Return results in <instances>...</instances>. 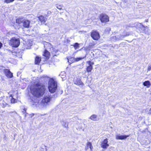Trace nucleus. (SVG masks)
Returning <instances> with one entry per match:
<instances>
[{"instance_id": "f257e3e1", "label": "nucleus", "mask_w": 151, "mask_h": 151, "mask_svg": "<svg viewBox=\"0 0 151 151\" xmlns=\"http://www.w3.org/2000/svg\"><path fill=\"white\" fill-rule=\"evenodd\" d=\"M45 85L37 82L31 86L30 88V92L35 97L39 98L43 96L45 92Z\"/></svg>"}, {"instance_id": "f03ea898", "label": "nucleus", "mask_w": 151, "mask_h": 151, "mask_svg": "<svg viewBox=\"0 0 151 151\" xmlns=\"http://www.w3.org/2000/svg\"><path fill=\"white\" fill-rule=\"evenodd\" d=\"M57 84L53 78H50L48 83V89L49 91L51 93H54L57 88Z\"/></svg>"}, {"instance_id": "7ed1b4c3", "label": "nucleus", "mask_w": 151, "mask_h": 151, "mask_svg": "<svg viewBox=\"0 0 151 151\" xmlns=\"http://www.w3.org/2000/svg\"><path fill=\"white\" fill-rule=\"evenodd\" d=\"M90 36L94 40H98L100 38L99 32L96 30H93L90 32Z\"/></svg>"}, {"instance_id": "20e7f679", "label": "nucleus", "mask_w": 151, "mask_h": 151, "mask_svg": "<svg viewBox=\"0 0 151 151\" xmlns=\"http://www.w3.org/2000/svg\"><path fill=\"white\" fill-rule=\"evenodd\" d=\"M99 18L101 22L102 23H105L109 21V17L105 14H101L99 15Z\"/></svg>"}, {"instance_id": "39448f33", "label": "nucleus", "mask_w": 151, "mask_h": 151, "mask_svg": "<svg viewBox=\"0 0 151 151\" xmlns=\"http://www.w3.org/2000/svg\"><path fill=\"white\" fill-rule=\"evenodd\" d=\"M11 45L14 47H17L20 44V40L19 39L13 37L10 40Z\"/></svg>"}, {"instance_id": "423d86ee", "label": "nucleus", "mask_w": 151, "mask_h": 151, "mask_svg": "<svg viewBox=\"0 0 151 151\" xmlns=\"http://www.w3.org/2000/svg\"><path fill=\"white\" fill-rule=\"evenodd\" d=\"M51 99V97L50 96H45L43 98L42 102L44 104H47L49 102Z\"/></svg>"}, {"instance_id": "0eeeda50", "label": "nucleus", "mask_w": 151, "mask_h": 151, "mask_svg": "<svg viewBox=\"0 0 151 151\" xmlns=\"http://www.w3.org/2000/svg\"><path fill=\"white\" fill-rule=\"evenodd\" d=\"M101 147L103 148L106 149L109 146L108 144V140L107 138L104 139L101 143Z\"/></svg>"}, {"instance_id": "6e6552de", "label": "nucleus", "mask_w": 151, "mask_h": 151, "mask_svg": "<svg viewBox=\"0 0 151 151\" xmlns=\"http://www.w3.org/2000/svg\"><path fill=\"white\" fill-rule=\"evenodd\" d=\"M30 21L28 19H24L22 22V26L24 28H28L30 27Z\"/></svg>"}, {"instance_id": "1a4fd4ad", "label": "nucleus", "mask_w": 151, "mask_h": 151, "mask_svg": "<svg viewBox=\"0 0 151 151\" xmlns=\"http://www.w3.org/2000/svg\"><path fill=\"white\" fill-rule=\"evenodd\" d=\"M73 82L77 86H83L84 83L82 82L81 79L80 78H77L73 81Z\"/></svg>"}, {"instance_id": "9d476101", "label": "nucleus", "mask_w": 151, "mask_h": 151, "mask_svg": "<svg viewBox=\"0 0 151 151\" xmlns=\"http://www.w3.org/2000/svg\"><path fill=\"white\" fill-rule=\"evenodd\" d=\"M42 55L45 57L46 59L48 60L50 57V52L45 49L43 52Z\"/></svg>"}, {"instance_id": "9b49d317", "label": "nucleus", "mask_w": 151, "mask_h": 151, "mask_svg": "<svg viewBox=\"0 0 151 151\" xmlns=\"http://www.w3.org/2000/svg\"><path fill=\"white\" fill-rule=\"evenodd\" d=\"M37 18L39 19V21L41 22L42 24L45 23L47 21V18L46 17L42 15H40L37 17Z\"/></svg>"}, {"instance_id": "f8f14e48", "label": "nucleus", "mask_w": 151, "mask_h": 151, "mask_svg": "<svg viewBox=\"0 0 151 151\" xmlns=\"http://www.w3.org/2000/svg\"><path fill=\"white\" fill-rule=\"evenodd\" d=\"M32 45V41H28L24 44V49H29L31 48V47Z\"/></svg>"}, {"instance_id": "ddd939ff", "label": "nucleus", "mask_w": 151, "mask_h": 151, "mask_svg": "<svg viewBox=\"0 0 151 151\" xmlns=\"http://www.w3.org/2000/svg\"><path fill=\"white\" fill-rule=\"evenodd\" d=\"M130 135H117L116 136V139H117L123 140L125 139L127 137H129Z\"/></svg>"}, {"instance_id": "4468645a", "label": "nucleus", "mask_w": 151, "mask_h": 151, "mask_svg": "<svg viewBox=\"0 0 151 151\" xmlns=\"http://www.w3.org/2000/svg\"><path fill=\"white\" fill-rule=\"evenodd\" d=\"M96 43L95 42L93 41H92L91 42H90L88 46L87 47V49L88 50H90L91 49L94 47Z\"/></svg>"}, {"instance_id": "2eb2a0df", "label": "nucleus", "mask_w": 151, "mask_h": 151, "mask_svg": "<svg viewBox=\"0 0 151 151\" xmlns=\"http://www.w3.org/2000/svg\"><path fill=\"white\" fill-rule=\"evenodd\" d=\"M41 61V58L36 56L35 58V63L36 65H39Z\"/></svg>"}, {"instance_id": "dca6fc26", "label": "nucleus", "mask_w": 151, "mask_h": 151, "mask_svg": "<svg viewBox=\"0 0 151 151\" xmlns=\"http://www.w3.org/2000/svg\"><path fill=\"white\" fill-rule=\"evenodd\" d=\"M93 69V66L91 65H88L86 67V71L88 73L91 72Z\"/></svg>"}, {"instance_id": "f3484780", "label": "nucleus", "mask_w": 151, "mask_h": 151, "mask_svg": "<svg viewBox=\"0 0 151 151\" xmlns=\"http://www.w3.org/2000/svg\"><path fill=\"white\" fill-rule=\"evenodd\" d=\"M143 85L144 86H146L147 88L151 86L150 82L149 81H146L143 83Z\"/></svg>"}, {"instance_id": "a211bd4d", "label": "nucleus", "mask_w": 151, "mask_h": 151, "mask_svg": "<svg viewBox=\"0 0 151 151\" xmlns=\"http://www.w3.org/2000/svg\"><path fill=\"white\" fill-rule=\"evenodd\" d=\"M86 150H87L88 147H89L91 151L92 150L93 147L91 143L90 142H88L86 144Z\"/></svg>"}, {"instance_id": "6ab92c4d", "label": "nucleus", "mask_w": 151, "mask_h": 151, "mask_svg": "<svg viewBox=\"0 0 151 151\" xmlns=\"http://www.w3.org/2000/svg\"><path fill=\"white\" fill-rule=\"evenodd\" d=\"M23 20L22 17H19L16 19V22L18 24H20L22 23Z\"/></svg>"}, {"instance_id": "aec40b11", "label": "nucleus", "mask_w": 151, "mask_h": 151, "mask_svg": "<svg viewBox=\"0 0 151 151\" xmlns=\"http://www.w3.org/2000/svg\"><path fill=\"white\" fill-rule=\"evenodd\" d=\"M86 55L83 57H80L79 58H74V62H77L78 61L80 60H81L84 58H85L86 57Z\"/></svg>"}, {"instance_id": "412c9836", "label": "nucleus", "mask_w": 151, "mask_h": 151, "mask_svg": "<svg viewBox=\"0 0 151 151\" xmlns=\"http://www.w3.org/2000/svg\"><path fill=\"white\" fill-rule=\"evenodd\" d=\"M4 73L6 76L8 77L9 76V70L4 69Z\"/></svg>"}, {"instance_id": "4be33fe9", "label": "nucleus", "mask_w": 151, "mask_h": 151, "mask_svg": "<svg viewBox=\"0 0 151 151\" xmlns=\"http://www.w3.org/2000/svg\"><path fill=\"white\" fill-rule=\"evenodd\" d=\"M72 45L73 46L75 50H76L79 47V44L77 42L74 43L73 45Z\"/></svg>"}, {"instance_id": "5701e85b", "label": "nucleus", "mask_w": 151, "mask_h": 151, "mask_svg": "<svg viewBox=\"0 0 151 151\" xmlns=\"http://www.w3.org/2000/svg\"><path fill=\"white\" fill-rule=\"evenodd\" d=\"M97 116L95 114L92 115L90 117V118L91 120L93 121L96 120V118Z\"/></svg>"}, {"instance_id": "b1692460", "label": "nucleus", "mask_w": 151, "mask_h": 151, "mask_svg": "<svg viewBox=\"0 0 151 151\" xmlns=\"http://www.w3.org/2000/svg\"><path fill=\"white\" fill-rule=\"evenodd\" d=\"M86 63L89 65H91L93 66V65L94 64V63L93 62H92L90 61H87Z\"/></svg>"}, {"instance_id": "393cba45", "label": "nucleus", "mask_w": 151, "mask_h": 151, "mask_svg": "<svg viewBox=\"0 0 151 151\" xmlns=\"http://www.w3.org/2000/svg\"><path fill=\"white\" fill-rule=\"evenodd\" d=\"M11 102L12 103H15L17 102V100L13 98H12L11 100Z\"/></svg>"}, {"instance_id": "a878e982", "label": "nucleus", "mask_w": 151, "mask_h": 151, "mask_svg": "<svg viewBox=\"0 0 151 151\" xmlns=\"http://www.w3.org/2000/svg\"><path fill=\"white\" fill-rule=\"evenodd\" d=\"M63 6L61 5H56V7L57 9L59 10H61L62 9Z\"/></svg>"}, {"instance_id": "bb28decb", "label": "nucleus", "mask_w": 151, "mask_h": 151, "mask_svg": "<svg viewBox=\"0 0 151 151\" xmlns=\"http://www.w3.org/2000/svg\"><path fill=\"white\" fill-rule=\"evenodd\" d=\"M139 24L141 25L142 27L144 28V31H145V28L148 29V27L147 26H145L143 25L142 23H140Z\"/></svg>"}, {"instance_id": "cd10ccee", "label": "nucleus", "mask_w": 151, "mask_h": 151, "mask_svg": "<svg viewBox=\"0 0 151 151\" xmlns=\"http://www.w3.org/2000/svg\"><path fill=\"white\" fill-rule=\"evenodd\" d=\"M147 70L148 71H150L151 70V65L148 66Z\"/></svg>"}, {"instance_id": "c85d7f7f", "label": "nucleus", "mask_w": 151, "mask_h": 151, "mask_svg": "<svg viewBox=\"0 0 151 151\" xmlns=\"http://www.w3.org/2000/svg\"><path fill=\"white\" fill-rule=\"evenodd\" d=\"M4 2L8 3H9V0H5L4 1Z\"/></svg>"}, {"instance_id": "c756f323", "label": "nucleus", "mask_w": 151, "mask_h": 151, "mask_svg": "<svg viewBox=\"0 0 151 151\" xmlns=\"http://www.w3.org/2000/svg\"><path fill=\"white\" fill-rule=\"evenodd\" d=\"M26 109L25 108H24L23 109V111H22L23 112L25 113L26 112Z\"/></svg>"}, {"instance_id": "7c9ffc66", "label": "nucleus", "mask_w": 151, "mask_h": 151, "mask_svg": "<svg viewBox=\"0 0 151 151\" xmlns=\"http://www.w3.org/2000/svg\"><path fill=\"white\" fill-rule=\"evenodd\" d=\"M13 76V74L10 71V78H12Z\"/></svg>"}, {"instance_id": "2f4dec72", "label": "nucleus", "mask_w": 151, "mask_h": 151, "mask_svg": "<svg viewBox=\"0 0 151 151\" xmlns=\"http://www.w3.org/2000/svg\"><path fill=\"white\" fill-rule=\"evenodd\" d=\"M2 46H3L2 43L0 42V49L1 48V47H2Z\"/></svg>"}, {"instance_id": "473e14b6", "label": "nucleus", "mask_w": 151, "mask_h": 151, "mask_svg": "<svg viewBox=\"0 0 151 151\" xmlns=\"http://www.w3.org/2000/svg\"><path fill=\"white\" fill-rule=\"evenodd\" d=\"M130 35V33L129 32H127L126 34L125 35V36H128L129 35Z\"/></svg>"}, {"instance_id": "72a5a7b5", "label": "nucleus", "mask_w": 151, "mask_h": 151, "mask_svg": "<svg viewBox=\"0 0 151 151\" xmlns=\"http://www.w3.org/2000/svg\"><path fill=\"white\" fill-rule=\"evenodd\" d=\"M149 113L150 114H151V108L150 109L149 111Z\"/></svg>"}, {"instance_id": "f704fd0d", "label": "nucleus", "mask_w": 151, "mask_h": 151, "mask_svg": "<svg viewBox=\"0 0 151 151\" xmlns=\"http://www.w3.org/2000/svg\"><path fill=\"white\" fill-rule=\"evenodd\" d=\"M145 21L146 22H148V19H146Z\"/></svg>"}, {"instance_id": "c9c22d12", "label": "nucleus", "mask_w": 151, "mask_h": 151, "mask_svg": "<svg viewBox=\"0 0 151 151\" xmlns=\"http://www.w3.org/2000/svg\"><path fill=\"white\" fill-rule=\"evenodd\" d=\"M14 0H10V2H12L14 1Z\"/></svg>"}, {"instance_id": "e433bc0d", "label": "nucleus", "mask_w": 151, "mask_h": 151, "mask_svg": "<svg viewBox=\"0 0 151 151\" xmlns=\"http://www.w3.org/2000/svg\"><path fill=\"white\" fill-rule=\"evenodd\" d=\"M10 97H12V95H10Z\"/></svg>"}]
</instances>
